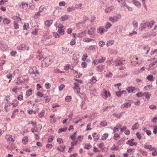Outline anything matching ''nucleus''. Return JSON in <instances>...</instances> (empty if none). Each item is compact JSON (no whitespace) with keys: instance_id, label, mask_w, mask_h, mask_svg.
I'll use <instances>...</instances> for the list:
<instances>
[{"instance_id":"338daca9","label":"nucleus","mask_w":157,"mask_h":157,"mask_svg":"<svg viewBox=\"0 0 157 157\" xmlns=\"http://www.w3.org/2000/svg\"><path fill=\"white\" fill-rule=\"evenodd\" d=\"M75 39H73L70 41V44L72 46L75 45Z\"/></svg>"},{"instance_id":"7c9ffc66","label":"nucleus","mask_w":157,"mask_h":157,"mask_svg":"<svg viewBox=\"0 0 157 157\" xmlns=\"http://www.w3.org/2000/svg\"><path fill=\"white\" fill-rule=\"evenodd\" d=\"M92 147V146L90 143H86L85 144L84 148H85L89 150Z\"/></svg>"},{"instance_id":"f704fd0d","label":"nucleus","mask_w":157,"mask_h":157,"mask_svg":"<svg viewBox=\"0 0 157 157\" xmlns=\"http://www.w3.org/2000/svg\"><path fill=\"white\" fill-rule=\"evenodd\" d=\"M120 135L116 133L114 135L113 138L115 140H118L120 139Z\"/></svg>"},{"instance_id":"9b49d317","label":"nucleus","mask_w":157,"mask_h":157,"mask_svg":"<svg viewBox=\"0 0 157 157\" xmlns=\"http://www.w3.org/2000/svg\"><path fill=\"white\" fill-rule=\"evenodd\" d=\"M134 139H132L130 140H128L126 143L128 144L130 146H136L137 143V142H134Z\"/></svg>"},{"instance_id":"c756f323","label":"nucleus","mask_w":157,"mask_h":157,"mask_svg":"<svg viewBox=\"0 0 157 157\" xmlns=\"http://www.w3.org/2000/svg\"><path fill=\"white\" fill-rule=\"evenodd\" d=\"M60 149L59 147H57V150L61 152H63L65 148V146L63 145H60Z\"/></svg>"},{"instance_id":"6e6d98bb","label":"nucleus","mask_w":157,"mask_h":157,"mask_svg":"<svg viewBox=\"0 0 157 157\" xmlns=\"http://www.w3.org/2000/svg\"><path fill=\"white\" fill-rule=\"evenodd\" d=\"M67 128H59V131H58V132L59 133H60L62 132H65L67 130Z\"/></svg>"},{"instance_id":"a19ab883","label":"nucleus","mask_w":157,"mask_h":157,"mask_svg":"<svg viewBox=\"0 0 157 157\" xmlns=\"http://www.w3.org/2000/svg\"><path fill=\"white\" fill-rule=\"evenodd\" d=\"M139 124L138 123H137L135 124L133 126H132V128L133 130H135L137 129L139 127Z\"/></svg>"},{"instance_id":"6e6552de","label":"nucleus","mask_w":157,"mask_h":157,"mask_svg":"<svg viewBox=\"0 0 157 157\" xmlns=\"http://www.w3.org/2000/svg\"><path fill=\"white\" fill-rule=\"evenodd\" d=\"M28 6V4L27 2H22L19 5V7L23 9L27 8Z\"/></svg>"},{"instance_id":"3c124183","label":"nucleus","mask_w":157,"mask_h":157,"mask_svg":"<svg viewBox=\"0 0 157 157\" xmlns=\"http://www.w3.org/2000/svg\"><path fill=\"white\" fill-rule=\"evenodd\" d=\"M144 95V93L141 92H139L136 94V96L138 97H141Z\"/></svg>"},{"instance_id":"c03bdc74","label":"nucleus","mask_w":157,"mask_h":157,"mask_svg":"<svg viewBox=\"0 0 157 157\" xmlns=\"http://www.w3.org/2000/svg\"><path fill=\"white\" fill-rule=\"evenodd\" d=\"M112 24L109 22H107L106 24L105 27L106 29H109L112 26Z\"/></svg>"},{"instance_id":"4d7b16f0","label":"nucleus","mask_w":157,"mask_h":157,"mask_svg":"<svg viewBox=\"0 0 157 157\" xmlns=\"http://www.w3.org/2000/svg\"><path fill=\"white\" fill-rule=\"evenodd\" d=\"M28 113L30 114H32L33 113L36 114V111H34L32 109L29 110H28Z\"/></svg>"},{"instance_id":"e433bc0d","label":"nucleus","mask_w":157,"mask_h":157,"mask_svg":"<svg viewBox=\"0 0 157 157\" xmlns=\"http://www.w3.org/2000/svg\"><path fill=\"white\" fill-rule=\"evenodd\" d=\"M13 25L14 29H19V25L17 22L15 21L13 23Z\"/></svg>"},{"instance_id":"20e7f679","label":"nucleus","mask_w":157,"mask_h":157,"mask_svg":"<svg viewBox=\"0 0 157 157\" xmlns=\"http://www.w3.org/2000/svg\"><path fill=\"white\" fill-rule=\"evenodd\" d=\"M126 90L129 93H135L136 92V91H138L140 90V89H139L135 87L131 86L128 87L126 89Z\"/></svg>"},{"instance_id":"a211bd4d","label":"nucleus","mask_w":157,"mask_h":157,"mask_svg":"<svg viewBox=\"0 0 157 157\" xmlns=\"http://www.w3.org/2000/svg\"><path fill=\"white\" fill-rule=\"evenodd\" d=\"M32 90L31 89L28 90L26 92V95L27 97L31 96L32 94Z\"/></svg>"},{"instance_id":"49530a36","label":"nucleus","mask_w":157,"mask_h":157,"mask_svg":"<svg viewBox=\"0 0 157 157\" xmlns=\"http://www.w3.org/2000/svg\"><path fill=\"white\" fill-rule=\"evenodd\" d=\"M28 137L27 136H25L22 139V142L24 144H26L28 142Z\"/></svg>"},{"instance_id":"412c9836","label":"nucleus","mask_w":157,"mask_h":157,"mask_svg":"<svg viewBox=\"0 0 157 157\" xmlns=\"http://www.w3.org/2000/svg\"><path fill=\"white\" fill-rule=\"evenodd\" d=\"M109 136V134L107 133H105L103 134L101 137V140H106Z\"/></svg>"},{"instance_id":"0eeeda50","label":"nucleus","mask_w":157,"mask_h":157,"mask_svg":"<svg viewBox=\"0 0 157 157\" xmlns=\"http://www.w3.org/2000/svg\"><path fill=\"white\" fill-rule=\"evenodd\" d=\"M5 138L7 142H13L14 140L12 138V136L10 135H7L5 136Z\"/></svg>"},{"instance_id":"5fc2aeb1","label":"nucleus","mask_w":157,"mask_h":157,"mask_svg":"<svg viewBox=\"0 0 157 157\" xmlns=\"http://www.w3.org/2000/svg\"><path fill=\"white\" fill-rule=\"evenodd\" d=\"M93 39L89 38H84L83 39V41L84 42H89L91 41Z\"/></svg>"},{"instance_id":"72a5a7b5","label":"nucleus","mask_w":157,"mask_h":157,"mask_svg":"<svg viewBox=\"0 0 157 157\" xmlns=\"http://www.w3.org/2000/svg\"><path fill=\"white\" fill-rule=\"evenodd\" d=\"M18 112V109H15L14 111H13L12 113V115L11 117L12 119H13L15 118L16 113Z\"/></svg>"},{"instance_id":"f257e3e1","label":"nucleus","mask_w":157,"mask_h":157,"mask_svg":"<svg viewBox=\"0 0 157 157\" xmlns=\"http://www.w3.org/2000/svg\"><path fill=\"white\" fill-rule=\"evenodd\" d=\"M155 23V22L154 21H151L150 22L146 21L143 24H141L140 25V28L142 31L146 28L150 29Z\"/></svg>"},{"instance_id":"b1692460","label":"nucleus","mask_w":157,"mask_h":157,"mask_svg":"<svg viewBox=\"0 0 157 157\" xmlns=\"http://www.w3.org/2000/svg\"><path fill=\"white\" fill-rule=\"evenodd\" d=\"M95 30V29L94 28H91L88 31V33L90 35H92Z\"/></svg>"},{"instance_id":"774afa93","label":"nucleus","mask_w":157,"mask_h":157,"mask_svg":"<svg viewBox=\"0 0 157 157\" xmlns=\"http://www.w3.org/2000/svg\"><path fill=\"white\" fill-rule=\"evenodd\" d=\"M120 6L121 7L125 6L126 7V8L128 7V5L125 2H123L121 3L120 4Z\"/></svg>"},{"instance_id":"79ce46f5","label":"nucleus","mask_w":157,"mask_h":157,"mask_svg":"<svg viewBox=\"0 0 157 157\" xmlns=\"http://www.w3.org/2000/svg\"><path fill=\"white\" fill-rule=\"evenodd\" d=\"M68 18V16L67 15H65L62 16L61 17V21H63L65 20H67Z\"/></svg>"},{"instance_id":"37998d69","label":"nucleus","mask_w":157,"mask_h":157,"mask_svg":"<svg viewBox=\"0 0 157 157\" xmlns=\"http://www.w3.org/2000/svg\"><path fill=\"white\" fill-rule=\"evenodd\" d=\"M106 60V58L105 57H101V58L98 61V63H101L103 62L104 61Z\"/></svg>"},{"instance_id":"dca6fc26","label":"nucleus","mask_w":157,"mask_h":157,"mask_svg":"<svg viewBox=\"0 0 157 157\" xmlns=\"http://www.w3.org/2000/svg\"><path fill=\"white\" fill-rule=\"evenodd\" d=\"M114 9L113 6L107 7L105 10V12L106 13H110Z\"/></svg>"},{"instance_id":"9d476101","label":"nucleus","mask_w":157,"mask_h":157,"mask_svg":"<svg viewBox=\"0 0 157 157\" xmlns=\"http://www.w3.org/2000/svg\"><path fill=\"white\" fill-rule=\"evenodd\" d=\"M115 63V66H120L122 65H123V60H121L120 59H116L115 60L114 62Z\"/></svg>"},{"instance_id":"ddd939ff","label":"nucleus","mask_w":157,"mask_h":157,"mask_svg":"<svg viewBox=\"0 0 157 157\" xmlns=\"http://www.w3.org/2000/svg\"><path fill=\"white\" fill-rule=\"evenodd\" d=\"M144 95L145 97L144 99V101L146 102L148 101L150 98V97L151 96V95L148 92H145L144 93Z\"/></svg>"},{"instance_id":"a878e982","label":"nucleus","mask_w":157,"mask_h":157,"mask_svg":"<svg viewBox=\"0 0 157 157\" xmlns=\"http://www.w3.org/2000/svg\"><path fill=\"white\" fill-rule=\"evenodd\" d=\"M147 78L150 81H152L154 80V77L151 75H148L147 77Z\"/></svg>"},{"instance_id":"680f3d73","label":"nucleus","mask_w":157,"mask_h":157,"mask_svg":"<svg viewBox=\"0 0 157 157\" xmlns=\"http://www.w3.org/2000/svg\"><path fill=\"white\" fill-rule=\"evenodd\" d=\"M81 108L84 109H86L87 108L84 102H82V105H81Z\"/></svg>"},{"instance_id":"c85d7f7f","label":"nucleus","mask_w":157,"mask_h":157,"mask_svg":"<svg viewBox=\"0 0 157 157\" xmlns=\"http://www.w3.org/2000/svg\"><path fill=\"white\" fill-rule=\"evenodd\" d=\"M11 108L10 105V103H8L7 105L5 106V109L6 111H9L10 108Z\"/></svg>"},{"instance_id":"393cba45","label":"nucleus","mask_w":157,"mask_h":157,"mask_svg":"<svg viewBox=\"0 0 157 157\" xmlns=\"http://www.w3.org/2000/svg\"><path fill=\"white\" fill-rule=\"evenodd\" d=\"M104 30L105 29L103 28L100 27L98 29L97 31L98 33H100L101 34H102L104 33Z\"/></svg>"},{"instance_id":"603ef678","label":"nucleus","mask_w":157,"mask_h":157,"mask_svg":"<svg viewBox=\"0 0 157 157\" xmlns=\"http://www.w3.org/2000/svg\"><path fill=\"white\" fill-rule=\"evenodd\" d=\"M47 9L45 7H43L42 6H41L39 8V11L40 12H45L46 11Z\"/></svg>"},{"instance_id":"39448f33","label":"nucleus","mask_w":157,"mask_h":157,"mask_svg":"<svg viewBox=\"0 0 157 157\" xmlns=\"http://www.w3.org/2000/svg\"><path fill=\"white\" fill-rule=\"evenodd\" d=\"M132 101L130 100H128L127 102L123 103L121 105V108H127L130 107L131 105V104Z\"/></svg>"},{"instance_id":"cd10ccee","label":"nucleus","mask_w":157,"mask_h":157,"mask_svg":"<svg viewBox=\"0 0 157 157\" xmlns=\"http://www.w3.org/2000/svg\"><path fill=\"white\" fill-rule=\"evenodd\" d=\"M10 20L7 18H4L3 20V22L5 24H9L10 23Z\"/></svg>"},{"instance_id":"5701e85b","label":"nucleus","mask_w":157,"mask_h":157,"mask_svg":"<svg viewBox=\"0 0 157 157\" xmlns=\"http://www.w3.org/2000/svg\"><path fill=\"white\" fill-rule=\"evenodd\" d=\"M75 10V8L73 6L69 7L68 8H67V11L68 12H72Z\"/></svg>"},{"instance_id":"473e14b6","label":"nucleus","mask_w":157,"mask_h":157,"mask_svg":"<svg viewBox=\"0 0 157 157\" xmlns=\"http://www.w3.org/2000/svg\"><path fill=\"white\" fill-rule=\"evenodd\" d=\"M90 81V82L91 83L94 84L97 81L96 77L93 76L92 77Z\"/></svg>"},{"instance_id":"4c0bfd02","label":"nucleus","mask_w":157,"mask_h":157,"mask_svg":"<svg viewBox=\"0 0 157 157\" xmlns=\"http://www.w3.org/2000/svg\"><path fill=\"white\" fill-rule=\"evenodd\" d=\"M21 72L18 69L15 70L13 72V74L14 75H19L20 74Z\"/></svg>"},{"instance_id":"6ab92c4d","label":"nucleus","mask_w":157,"mask_h":157,"mask_svg":"<svg viewBox=\"0 0 157 157\" xmlns=\"http://www.w3.org/2000/svg\"><path fill=\"white\" fill-rule=\"evenodd\" d=\"M53 21L52 20H47L45 22V24L46 26L50 27L52 24Z\"/></svg>"},{"instance_id":"864d4df0","label":"nucleus","mask_w":157,"mask_h":157,"mask_svg":"<svg viewBox=\"0 0 157 157\" xmlns=\"http://www.w3.org/2000/svg\"><path fill=\"white\" fill-rule=\"evenodd\" d=\"M77 132H75L73 134L70 136L71 138L73 140L75 139V138L76 136Z\"/></svg>"},{"instance_id":"bb28decb","label":"nucleus","mask_w":157,"mask_h":157,"mask_svg":"<svg viewBox=\"0 0 157 157\" xmlns=\"http://www.w3.org/2000/svg\"><path fill=\"white\" fill-rule=\"evenodd\" d=\"M152 86L151 85H148L147 86H146L144 88V90H150L152 87Z\"/></svg>"},{"instance_id":"c9c22d12","label":"nucleus","mask_w":157,"mask_h":157,"mask_svg":"<svg viewBox=\"0 0 157 157\" xmlns=\"http://www.w3.org/2000/svg\"><path fill=\"white\" fill-rule=\"evenodd\" d=\"M44 97L45 98V102L46 103H48L50 101V98H49L48 96L46 94L45 95Z\"/></svg>"},{"instance_id":"2f4dec72","label":"nucleus","mask_w":157,"mask_h":157,"mask_svg":"<svg viewBox=\"0 0 157 157\" xmlns=\"http://www.w3.org/2000/svg\"><path fill=\"white\" fill-rule=\"evenodd\" d=\"M44 62H45V64L46 66L49 65L51 64V62L50 60L48 58H45L44 60Z\"/></svg>"},{"instance_id":"bf43d9fd","label":"nucleus","mask_w":157,"mask_h":157,"mask_svg":"<svg viewBox=\"0 0 157 157\" xmlns=\"http://www.w3.org/2000/svg\"><path fill=\"white\" fill-rule=\"evenodd\" d=\"M100 125L102 127H105L107 125V123L105 121H103L101 122Z\"/></svg>"},{"instance_id":"1a4fd4ad","label":"nucleus","mask_w":157,"mask_h":157,"mask_svg":"<svg viewBox=\"0 0 157 157\" xmlns=\"http://www.w3.org/2000/svg\"><path fill=\"white\" fill-rule=\"evenodd\" d=\"M74 86L73 87L74 90H76L77 93H78L80 92V88L79 87L80 84L78 83L77 82H75L74 84Z\"/></svg>"},{"instance_id":"f03ea898","label":"nucleus","mask_w":157,"mask_h":157,"mask_svg":"<svg viewBox=\"0 0 157 157\" xmlns=\"http://www.w3.org/2000/svg\"><path fill=\"white\" fill-rule=\"evenodd\" d=\"M29 72L33 77L35 78V77H38L39 75V71L37 70L36 67H30L29 71Z\"/></svg>"},{"instance_id":"423d86ee","label":"nucleus","mask_w":157,"mask_h":157,"mask_svg":"<svg viewBox=\"0 0 157 157\" xmlns=\"http://www.w3.org/2000/svg\"><path fill=\"white\" fill-rule=\"evenodd\" d=\"M28 79V77L26 75H24L21 77L17 79V84L22 83L26 81Z\"/></svg>"},{"instance_id":"e2e57ef3","label":"nucleus","mask_w":157,"mask_h":157,"mask_svg":"<svg viewBox=\"0 0 157 157\" xmlns=\"http://www.w3.org/2000/svg\"><path fill=\"white\" fill-rule=\"evenodd\" d=\"M88 57V56L87 54L83 55L82 58V60L85 61Z\"/></svg>"},{"instance_id":"69168bd1","label":"nucleus","mask_w":157,"mask_h":157,"mask_svg":"<svg viewBox=\"0 0 157 157\" xmlns=\"http://www.w3.org/2000/svg\"><path fill=\"white\" fill-rule=\"evenodd\" d=\"M58 32L59 34L63 35L64 34V30L63 29H58Z\"/></svg>"},{"instance_id":"13d9d810","label":"nucleus","mask_w":157,"mask_h":157,"mask_svg":"<svg viewBox=\"0 0 157 157\" xmlns=\"http://www.w3.org/2000/svg\"><path fill=\"white\" fill-rule=\"evenodd\" d=\"M57 141L59 144H62L63 143V141L62 139L60 138H57Z\"/></svg>"},{"instance_id":"f3484780","label":"nucleus","mask_w":157,"mask_h":157,"mask_svg":"<svg viewBox=\"0 0 157 157\" xmlns=\"http://www.w3.org/2000/svg\"><path fill=\"white\" fill-rule=\"evenodd\" d=\"M92 136L94 138V141H97L99 139V137L98 135H97V133L96 132H94L92 134Z\"/></svg>"},{"instance_id":"0e129e2a","label":"nucleus","mask_w":157,"mask_h":157,"mask_svg":"<svg viewBox=\"0 0 157 157\" xmlns=\"http://www.w3.org/2000/svg\"><path fill=\"white\" fill-rule=\"evenodd\" d=\"M18 90V87L16 86L13 87L12 89V91L14 92L15 93L17 94V91Z\"/></svg>"},{"instance_id":"7ed1b4c3","label":"nucleus","mask_w":157,"mask_h":157,"mask_svg":"<svg viewBox=\"0 0 157 157\" xmlns=\"http://www.w3.org/2000/svg\"><path fill=\"white\" fill-rule=\"evenodd\" d=\"M121 16L120 14H117L116 15L113 16V17H109V21L114 23L117 22L121 18Z\"/></svg>"},{"instance_id":"a18cd8bd","label":"nucleus","mask_w":157,"mask_h":157,"mask_svg":"<svg viewBox=\"0 0 157 157\" xmlns=\"http://www.w3.org/2000/svg\"><path fill=\"white\" fill-rule=\"evenodd\" d=\"M132 25L134 28L136 29L138 27V23L136 21H134L132 22Z\"/></svg>"},{"instance_id":"58836bf2","label":"nucleus","mask_w":157,"mask_h":157,"mask_svg":"<svg viewBox=\"0 0 157 157\" xmlns=\"http://www.w3.org/2000/svg\"><path fill=\"white\" fill-rule=\"evenodd\" d=\"M114 40H111V41H108L106 44V45L107 46H109L110 45H112L114 44Z\"/></svg>"},{"instance_id":"4468645a","label":"nucleus","mask_w":157,"mask_h":157,"mask_svg":"<svg viewBox=\"0 0 157 157\" xmlns=\"http://www.w3.org/2000/svg\"><path fill=\"white\" fill-rule=\"evenodd\" d=\"M104 93L103 94V97L105 98H107L108 97L110 96V94L109 92H107V91L104 89L103 90Z\"/></svg>"},{"instance_id":"052dcab7","label":"nucleus","mask_w":157,"mask_h":157,"mask_svg":"<svg viewBox=\"0 0 157 157\" xmlns=\"http://www.w3.org/2000/svg\"><path fill=\"white\" fill-rule=\"evenodd\" d=\"M17 99L19 101H22L23 100V96L22 94H20L18 96Z\"/></svg>"},{"instance_id":"09e8293b","label":"nucleus","mask_w":157,"mask_h":157,"mask_svg":"<svg viewBox=\"0 0 157 157\" xmlns=\"http://www.w3.org/2000/svg\"><path fill=\"white\" fill-rule=\"evenodd\" d=\"M119 147L118 146L115 145H113L111 149V150L113 151H117L118 150Z\"/></svg>"},{"instance_id":"8fccbe9b","label":"nucleus","mask_w":157,"mask_h":157,"mask_svg":"<svg viewBox=\"0 0 157 157\" xmlns=\"http://www.w3.org/2000/svg\"><path fill=\"white\" fill-rule=\"evenodd\" d=\"M72 97L71 96H67L65 98L66 101L69 102L71 101Z\"/></svg>"},{"instance_id":"de8ad7c7","label":"nucleus","mask_w":157,"mask_h":157,"mask_svg":"<svg viewBox=\"0 0 157 157\" xmlns=\"http://www.w3.org/2000/svg\"><path fill=\"white\" fill-rule=\"evenodd\" d=\"M12 77H13V74H12L11 73H10L6 75L7 78H8L9 79H10L9 82H10L11 81V80L12 79Z\"/></svg>"},{"instance_id":"4be33fe9","label":"nucleus","mask_w":157,"mask_h":157,"mask_svg":"<svg viewBox=\"0 0 157 157\" xmlns=\"http://www.w3.org/2000/svg\"><path fill=\"white\" fill-rule=\"evenodd\" d=\"M150 49V47L148 45L145 46L144 48V50L146 54L148 53Z\"/></svg>"},{"instance_id":"f8f14e48","label":"nucleus","mask_w":157,"mask_h":157,"mask_svg":"<svg viewBox=\"0 0 157 157\" xmlns=\"http://www.w3.org/2000/svg\"><path fill=\"white\" fill-rule=\"evenodd\" d=\"M144 148L146 149H148L149 151H152L155 150V148L153 147L152 145L145 144L144 146Z\"/></svg>"},{"instance_id":"2eb2a0df","label":"nucleus","mask_w":157,"mask_h":157,"mask_svg":"<svg viewBox=\"0 0 157 157\" xmlns=\"http://www.w3.org/2000/svg\"><path fill=\"white\" fill-rule=\"evenodd\" d=\"M122 126L121 125V124H118L115 127H114L113 129V132H116L119 131V129L121 128Z\"/></svg>"},{"instance_id":"aec40b11","label":"nucleus","mask_w":157,"mask_h":157,"mask_svg":"<svg viewBox=\"0 0 157 157\" xmlns=\"http://www.w3.org/2000/svg\"><path fill=\"white\" fill-rule=\"evenodd\" d=\"M132 2L133 4L136 6L139 7L141 5V3L136 0H132Z\"/></svg>"},{"instance_id":"ea45409f","label":"nucleus","mask_w":157,"mask_h":157,"mask_svg":"<svg viewBox=\"0 0 157 157\" xmlns=\"http://www.w3.org/2000/svg\"><path fill=\"white\" fill-rule=\"evenodd\" d=\"M29 25L28 23H25L23 26V29L24 30H27L29 28Z\"/></svg>"}]
</instances>
